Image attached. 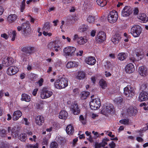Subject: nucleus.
Segmentation results:
<instances>
[{
  "label": "nucleus",
  "mask_w": 148,
  "mask_h": 148,
  "mask_svg": "<svg viewBox=\"0 0 148 148\" xmlns=\"http://www.w3.org/2000/svg\"><path fill=\"white\" fill-rule=\"evenodd\" d=\"M68 79L66 77H62L57 80L55 83V87L59 89L63 88L68 86Z\"/></svg>",
  "instance_id": "1"
},
{
  "label": "nucleus",
  "mask_w": 148,
  "mask_h": 148,
  "mask_svg": "<svg viewBox=\"0 0 148 148\" xmlns=\"http://www.w3.org/2000/svg\"><path fill=\"white\" fill-rule=\"evenodd\" d=\"M118 17L117 12L113 10L110 12L108 16V20L111 23H114L117 21Z\"/></svg>",
  "instance_id": "2"
},
{
  "label": "nucleus",
  "mask_w": 148,
  "mask_h": 148,
  "mask_svg": "<svg viewBox=\"0 0 148 148\" xmlns=\"http://www.w3.org/2000/svg\"><path fill=\"white\" fill-rule=\"evenodd\" d=\"M101 104V102L99 99L95 98L92 99L90 102V107L92 110H97L99 108Z\"/></svg>",
  "instance_id": "3"
},
{
  "label": "nucleus",
  "mask_w": 148,
  "mask_h": 148,
  "mask_svg": "<svg viewBox=\"0 0 148 148\" xmlns=\"http://www.w3.org/2000/svg\"><path fill=\"white\" fill-rule=\"evenodd\" d=\"M141 27L139 25L133 26L131 29L130 33L134 37H138L141 33Z\"/></svg>",
  "instance_id": "4"
},
{
  "label": "nucleus",
  "mask_w": 148,
  "mask_h": 148,
  "mask_svg": "<svg viewBox=\"0 0 148 148\" xmlns=\"http://www.w3.org/2000/svg\"><path fill=\"white\" fill-rule=\"evenodd\" d=\"M135 92L133 87L130 85H127L124 88V94L126 97H129L134 96Z\"/></svg>",
  "instance_id": "5"
},
{
  "label": "nucleus",
  "mask_w": 148,
  "mask_h": 148,
  "mask_svg": "<svg viewBox=\"0 0 148 148\" xmlns=\"http://www.w3.org/2000/svg\"><path fill=\"white\" fill-rule=\"evenodd\" d=\"M21 51L26 54L31 55L35 51L34 47L31 46H23L21 48Z\"/></svg>",
  "instance_id": "6"
},
{
  "label": "nucleus",
  "mask_w": 148,
  "mask_h": 148,
  "mask_svg": "<svg viewBox=\"0 0 148 148\" xmlns=\"http://www.w3.org/2000/svg\"><path fill=\"white\" fill-rule=\"evenodd\" d=\"M76 50L75 48L73 47H67L63 49L64 53L66 56H72L73 55Z\"/></svg>",
  "instance_id": "7"
},
{
  "label": "nucleus",
  "mask_w": 148,
  "mask_h": 148,
  "mask_svg": "<svg viewBox=\"0 0 148 148\" xmlns=\"http://www.w3.org/2000/svg\"><path fill=\"white\" fill-rule=\"evenodd\" d=\"M114 106L112 104H109L106 106L101 111V112L102 114L105 115H107L108 114L112 112L114 110Z\"/></svg>",
  "instance_id": "8"
},
{
  "label": "nucleus",
  "mask_w": 148,
  "mask_h": 148,
  "mask_svg": "<svg viewBox=\"0 0 148 148\" xmlns=\"http://www.w3.org/2000/svg\"><path fill=\"white\" fill-rule=\"evenodd\" d=\"M18 71V69L17 66H10L8 68L6 72L8 75H12L16 74Z\"/></svg>",
  "instance_id": "9"
},
{
  "label": "nucleus",
  "mask_w": 148,
  "mask_h": 148,
  "mask_svg": "<svg viewBox=\"0 0 148 148\" xmlns=\"http://www.w3.org/2000/svg\"><path fill=\"white\" fill-rule=\"evenodd\" d=\"M49 49H51L53 51H55L58 52L59 49H60V45L56 42V41H55L50 42L47 46Z\"/></svg>",
  "instance_id": "10"
},
{
  "label": "nucleus",
  "mask_w": 148,
  "mask_h": 148,
  "mask_svg": "<svg viewBox=\"0 0 148 148\" xmlns=\"http://www.w3.org/2000/svg\"><path fill=\"white\" fill-rule=\"evenodd\" d=\"M13 59L11 57L4 58L2 61V64L4 66L8 67L12 65L14 62Z\"/></svg>",
  "instance_id": "11"
},
{
  "label": "nucleus",
  "mask_w": 148,
  "mask_h": 148,
  "mask_svg": "<svg viewBox=\"0 0 148 148\" xmlns=\"http://www.w3.org/2000/svg\"><path fill=\"white\" fill-rule=\"evenodd\" d=\"M52 94V92L44 88L41 92L40 97L42 99H45L50 97Z\"/></svg>",
  "instance_id": "12"
},
{
  "label": "nucleus",
  "mask_w": 148,
  "mask_h": 148,
  "mask_svg": "<svg viewBox=\"0 0 148 148\" xmlns=\"http://www.w3.org/2000/svg\"><path fill=\"white\" fill-rule=\"evenodd\" d=\"M132 12V9L130 7L126 6L122 10L121 15L124 17L127 16L131 14Z\"/></svg>",
  "instance_id": "13"
},
{
  "label": "nucleus",
  "mask_w": 148,
  "mask_h": 148,
  "mask_svg": "<svg viewBox=\"0 0 148 148\" xmlns=\"http://www.w3.org/2000/svg\"><path fill=\"white\" fill-rule=\"evenodd\" d=\"M8 133L11 132L12 135L15 138L18 137L19 131L16 127L15 126L12 128L10 127H8Z\"/></svg>",
  "instance_id": "14"
},
{
  "label": "nucleus",
  "mask_w": 148,
  "mask_h": 148,
  "mask_svg": "<svg viewBox=\"0 0 148 148\" xmlns=\"http://www.w3.org/2000/svg\"><path fill=\"white\" fill-rule=\"evenodd\" d=\"M138 72L139 74L141 76L145 77L148 75V71L147 68L144 66L139 67Z\"/></svg>",
  "instance_id": "15"
},
{
  "label": "nucleus",
  "mask_w": 148,
  "mask_h": 148,
  "mask_svg": "<svg viewBox=\"0 0 148 148\" xmlns=\"http://www.w3.org/2000/svg\"><path fill=\"white\" fill-rule=\"evenodd\" d=\"M148 99V94L147 92L143 91L140 93L138 100L140 102L145 101Z\"/></svg>",
  "instance_id": "16"
},
{
  "label": "nucleus",
  "mask_w": 148,
  "mask_h": 148,
  "mask_svg": "<svg viewBox=\"0 0 148 148\" xmlns=\"http://www.w3.org/2000/svg\"><path fill=\"white\" fill-rule=\"evenodd\" d=\"M96 61L95 57L92 56L87 57L85 60V62L90 65L95 64L96 63Z\"/></svg>",
  "instance_id": "17"
},
{
  "label": "nucleus",
  "mask_w": 148,
  "mask_h": 148,
  "mask_svg": "<svg viewBox=\"0 0 148 148\" xmlns=\"http://www.w3.org/2000/svg\"><path fill=\"white\" fill-rule=\"evenodd\" d=\"M138 112L136 107H130L127 109V112L130 116H134Z\"/></svg>",
  "instance_id": "18"
},
{
  "label": "nucleus",
  "mask_w": 148,
  "mask_h": 148,
  "mask_svg": "<svg viewBox=\"0 0 148 148\" xmlns=\"http://www.w3.org/2000/svg\"><path fill=\"white\" fill-rule=\"evenodd\" d=\"M45 119L42 116L38 115L36 116L35 119L36 123L39 125H42Z\"/></svg>",
  "instance_id": "19"
},
{
  "label": "nucleus",
  "mask_w": 148,
  "mask_h": 148,
  "mask_svg": "<svg viewBox=\"0 0 148 148\" xmlns=\"http://www.w3.org/2000/svg\"><path fill=\"white\" fill-rule=\"evenodd\" d=\"M135 70L134 66L132 63H130L128 64L125 68V71L126 73H130Z\"/></svg>",
  "instance_id": "20"
},
{
  "label": "nucleus",
  "mask_w": 148,
  "mask_h": 148,
  "mask_svg": "<svg viewBox=\"0 0 148 148\" xmlns=\"http://www.w3.org/2000/svg\"><path fill=\"white\" fill-rule=\"evenodd\" d=\"M22 113L20 110H17L13 112L12 115V119L15 121L17 120L22 116Z\"/></svg>",
  "instance_id": "21"
},
{
  "label": "nucleus",
  "mask_w": 148,
  "mask_h": 148,
  "mask_svg": "<svg viewBox=\"0 0 148 148\" xmlns=\"http://www.w3.org/2000/svg\"><path fill=\"white\" fill-rule=\"evenodd\" d=\"M28 25L25 23H24L22 24V27H17V29L18 31H20L22 29V28H23L24 29V32L25 33L26 32L28 33V31H29V32L30 31V29L29 28V26Z\"/></svg>",
  "instance_id": "22"
},
{
  "label": "nucleus",
  "mask_w": 148,
  "mask_h": 148,
  "mask_svg": "<svg viewBox=\"0 0 148 148\" xmlns=\"http://www.w3.org/2000/svg\"><path fill=\"white\" fill-rule=\"evenodd\" d=\"M86 38H74L73 40H76L77 43L79 45H82L85 44L88 41Z\"/></svg>",
  "instance_id": "23"
},
{
  "label": "nucleus",
  "mask_w": 148,
  "mask_h": 148,
  "mask_svg": "<svg viewBox=\"0 0 148 148\" xmlns=\"http://www.w3.org/2000/svg\"><path fill=\"white\" fill-rule=\"evenodd\" d=\"M68 116V113L64 110H62L59 113V118L60 119L65 120Z\"/></svg>",
  "instance_id": "24"
},
{
  "label": "nucleus",
  "mask_w": 148,
  "mask_h": 148,
  "mask_svg": "<svg viewBox=\"0 0 148 148\" xmlns=\"http://www.w3.org/2000/svg\"><path fill=\"white\" fill-rule=\"evenodd\" d=\"M78 66L77 62L75 61L69 62L66 64V67L68 69L76 67Z\"/></svg>",
  "instance_id": "25"
},
{
  "label": "nucleus",
  "mask_w": 148,
  "mask_h": 148,
  "mask_svg": "<svg viewBox=\"0 0 148 148\" xmlns=\"http://www.w3.org/2000/svg\"><path fill=\"white\" fill-rule=\"evenodd\" d=\"M73 113L75 115H78L80 113V110L77 103L74 104L72 108Z\"/></svg>",
  "instance_id": "26"
},
{
  "label": "nucleus",
  "mask_w": 148,
  "mask_h": 148,
  "mask_svg": "<svg viewBox=\"0 0 148 148\" xmlns=\"http://www.w3.org/2000/svg\"><path fill=\"white\" fill-rule=\"evenodd\" d=\"M17 18V16L15 14H11L7 18V21L11 23L15 21Z\"/></svg>",
  "instance_id": "27"
},
{
  "label": "nucleus",
  "mask_w": 148,
  "mask_h": 148,
  "mask_svg": "<svg viewBox=\"0 0 148 148\" xmlns=\"http://www.w3.org/2000/svg\"><path fill=\"white\" fill-rule=\"evenodd\" d=\"M21 100L22 101H25L26 102H29L31 100L30 96L26 93L22 94Z\"/></svg>",
  "instance_id": "28"
},
{
  "label": "nucleus",
  "mask_w": 148,
  "mask_h": 148,
  "mask_svg": "<svg viewBox=\"0 0 148 148\" xmlns=\"http://www.w3.org/2000/svg\"><path fill=\"white\" fill-rule=\"evenodd\" d=\"M138 19L141 20L144 23H146L148 20V18L145 14H140L137 17Z\"/></svg>",
  "instance_id": "29"
},
{
  "label": "nucleus",
  "mask_w": 148,
  "mask_h": 148,
  "mask_svg": "<svg viewBox=\"0 0 148 148\" xmlns=\"http://www.w3.org/2000/svg\"><path fill=\"white\" fill-rule=\"evenodd\" d=\"M66 132L69 134H72L74 132L73 126L71 125H68L66 128Z\"/></svg>",
  "instance_id": "30"
},
{
  "label": "nucleus",
  "mask_w": 148,
  "mask_h": 148,
  "mask_svg": "<svg viewBox=\"0 0 148 148\" xmlns=\"http://www.w3.org/2000/svg\"><path fill=\"white\" fill-rule=\"evenodd\" d=\"M18 137L19 139L23 142H25L27 139V134L24 133H21Z\"/></svg>",
  "instance_id": "31"
},
{
  "label": "nucleus",
  "mask_w": 148,
  "mask_h": 148,
  "mask_svg": "<svg viewBox=\"0 0 148 148\" xmlns=\"http://www.w3.org/2000/svg\"><path fill=\"white\" fill-rule=\"evenodd\" d=\"M127 54L124 53H121L118 54L117 58L120 60L123 61L127 58Z\"/></svg>",
  "instance_id": "32"
},
{
  "label": "nucleus",
  "mask_w": 148,
  "mask_h": 148,
  "mask_svg": "<svg viewBox=\"0 0 148 148\" xmlns=\"http://www.w3.org/2000/svg\"><path fill=\"white\" fill-rule=\"evenodd\" d=\"M99 84L102 89H104L107 87L106 82L103 79H101L100 80Z\"/></svg>",
  "instance_id": "33"
},
{
  "label": "nucleus",
  "mask_w": 148,
  "mask_h": 148,
  "mask_svg": "<svg viewBox=\"0 0 148 148\" xmlns=\"http://www.w3.org/2000/svg\"><path fill=\"white\" fill-rule=\"evenodd\" d=\"M89 95V92L88 91H83L80 94L81 99L82 100L85 99L87 98Z\"/></svg>",
  "instance_id": "34"
},
{
  "label": "nucleus",
  "mask_w": 148,
  "mask_h": 148,
  "mask_svg": "<svg viewBox=\"0 0 148 148\" xmlns=\"http://www.w3.org/2000/svg\"><path fill=\"white\" fill-rule=\"evenodd\" d=\"M97 4L101 7H104L107 4L106 0H97Z\"/></svg>",
  "instance_id": "35"
},
{
  "label": "nucleus",
  "mask_w": 148,
  "mask_h": 148,
  "mask_svg": "<svg viewBox=\"0 0 148 148\" xmlns=\"http://www.w3.org/2000/svg\"><path fill=\"white\" fill-rule=\"evenodd\" d=\"M85 77V74L84 72L81 71L78 72V74L77 75V78L78 79H82L84 78Z\"/></svg>",
  "instance_id": "36"
},
{
  "label": "nucleus",
  "mask_w": 148,
  "mask_h": 148,
  "mask_svg": "<svg viewBox=\"0 0 148 148\" xmlns=\"http://www.w3.org/2000/svg\"><path fill=\"white\" fill-rule=\"evenodd\" d=\"M115 101L116 102L117 104L119 105H122L123 103V99L121 97H119L115 99Z\"/></svg>",
  "instance_id": "37"
},
{
  "label": "nucleus",
  "mask_w": 148,
  "mask_h": 148,
  "mask_svg": "<svg viewBox=\"0 0 148 148\" xmlns=\"http://www.w3.org/2000/svg\"><path fill=\"white\" fill-rule=\"evenodd\" d=\"M109 140V139L107 138H103L101 142L100 143L102 145V147H104L106 145H107V142Z\"/></svg>",
  "instance_id": "38"
},
{
  "label": "nucleus",
  "mask_w": 148,
  "mask_h": 148,
  "mask_svg": "<svg viewBox=\"0 0 148 148\" xmlns=\"http://www.w3.org/2000/svg\"><path fill=\"white\" fill-rule=\"evenodd\" d=\"M95 17L92 15H89L87 18V21L89 23H93L94 22Z\"/></svg>",
  "instance_id": "39"
},
{
  "label": "nucleus",
  "mask_w": 148,
  "mask_h": 148,
  "mask_svg": "<svg viewBox=\"0 0 148 148\" xmlns=\"http://www.w3.org/2000/svg\"><path fill=\"white\" fill-rule=\"evenodd\" d=\"M106 38H96V42L98 43L103 42L106 40Z\"/></svg>",
  "instance_id": "40"
},
{
  "label": "nucleus",
  "mask_w": 148,
  "mask_h": 148,
  "mask_svg": "<svg viewBox=\"0 0 148 148\" xmlns=\"http://www.w3.org/2000/svg\"><path fill=\"white\" fill-rule=\"evenodd\" d=\"M27 54L24 53L21 55V59L23 62L26 61L27 60Z\"/></svg>",
  "instance_id": "41"
},
{
  "label": "nucleus",
  "mask_w": 148,
  "mask_h": 148,
  "mask_svg": "<svg viewBox=\"0 0 148 148\" xmlns=\"http://www.w3.org/2000/svg\"><path fill=\"white\" fill-rule=\"evenodd\" d=\"M129 119H123L119 121V122L122 124L128 125L129 124Z\"/></svg>",
  "instance_id": "42"
},
{
  "label": "nucleus",
  "mask_w": 148,
  "mask_h": 148,
  "mask_svg": "<svg viewBox=\"0 0 148 148\" xmlns=\"http://www.w3.org/2000/svg\"><path fill=\"white\" fill-rule=\"evenodd\" d=\"M121 38H112L111 41L114 44L118 43Z\"/></svg>",
  "instance_id": "43"
},
{
  "label": "nucleus",
  "mask_w": 148,
  "mask_h": 148,
  "mask_svg": "<svg viewBox=\"0 0 148 148\" xmlns=\"http://www.w3.org/2000/svg\"><path fill=\"white\" fill-rule=\"evenodd\" d=\"M98 37H106V36L105 32L103 31H100L97 34Z\"/></svg>",
  "instance_id": "44"
},
{
  "label": "nucleus",
  "mask_w": 148,
  "mask_h": 148,
  "mask_svg": "<svg viewBox=\"0 0 148 148\" xmlns=\"http://www.w3.org/2000/svg\"><path fill=\"white\" fill-rule=\"evenodd\" d=\"M105 65L108 69L112 68L113 66L111 63L109 61H107L106 62Z\"/></svg>",
  "instance_id": "45"
},
{
  "label": "nucleus",
  "mask_w": 148,
  "mask_h": 148,
  "mask_svg": "<svg viewBox=\"0 0 148 148\" xmlns=\"http://www.w3.org/2000/svg\"><path fill=\"white\" fill-rule=\"evenodd\" d=\"M6 131L5 129L0 130V136L2 137H4L6 135Z\"/></svg>",
  "instance_id": "46"
},
{
  "label": "nucleus",
  "mask_w": 148,
  "mask_h": 148,
  "mask_svg": "<svg viewBox=\"0 0 148 148\" xmlns=\"http://www.w3.org/2000/svg\"><path fill=\"white\" fill-rule=\"evenodd\" d=\"M50 28L49 24L48 23H46L43 28V29L44 30L46 31L49 30Z\"/></svg>",
  "instance_id": "47"
},
{
  "label": "nucleus",
  "mask_w": 148,
  "mask_h": 148,
  "mask_svg": "<svg viewBox=\"0 0 148 148\" xmlns=\"http://www.w3.org/2000/svg\"><path fill=\"white\" fill-rule=\"evenodd\" d=\"M58 146V144L55 141L52 142L50 145V147L51 148H57Z\"/></svg>",
  "instance_id": "48"
},
{
  "label": "nucleus",
  "mask_w": 148,
  "mask_h": 148,
  "mask_svg": "<svg viewBox=\"0 0 148 148\" xmlns=\"http://www.w3.org/2000/svg\"><path fill=\"white\" fill-rule=\"evenodd\" d=\"M25 3H21L20 5V9L21 12H23L25 8Z\"/></svg>",
  "instance_id": "49"
},
{
  "label": "nucleus",
  "mask_w": 148,
  "mask_h": 148,
  "mask_svg": "<svg viewBox=\"0 0 148 148\" xmlns=\"http://www.w3.org/2000/svg\"><path fill=\"white\" fill-rule=\"evenodd\" d=\"M79 120L82 122L83 124L85 125L86 124V121L84 120V118L83 115H80L79 117Z\"/></svg>",
  "instance_id": "50"
},
{
  "label": "nucleus",
  "mask_w": 148,
  "mask_h": 148,
  "mask_svg": "<svg viewBox=\"0 0 148 148\" xmlns=\"http://www.w3.org/2000/svg\"><path fill=\"white\" fill-rule=\"evenodd\" d=\"M27 147L29 148H38V144L36 143L34 145L29 144L27 146Z\"/></svg>",
  "instance_id": "51"
},
{
  "label": "nucleus",
  "mask_w": 148,
  "mask_h": 148,
  "mask_svg": "<svg viewBox=\"0 0 148 148\" xmlns=\"http://www.w3.org/2000/svg\"><path fill=\"white\" fill-rule=\"evenodd\" d=\"M123 33L121 32H116L115 35L114 36L116 37H120L122 36Z\"/></svg>",
  "instance_id": "52"
},
{
  "label": "nucleus",
  "mask_w": 148,
  "mask_h": 148,
  "mask_svg": "<svg viewBox=\"0 0 148 148\" xmlns=\"http://www.w3.org/2000/svg\"><path fill=\"white\" fill-rule=\"evenodd\" d=\"M42 34L45 36H51L52 35V34L51 33H48L45 31H44L43 32Z\"/></svg>",
  "instance_id": "53"
},
{
  "label": "nucleus",
  "mask_w": 148,
  "mask_h": 148,
  "mask_svg": "<svg viewBox=\"0 0 148 148\" xmlns=\"http://www.w3.org/2000/svg\"><path fill=\"white\" fill-rule=\"evenodd\" d=\"M43 82V79L42 78H41L38 80V82H37V83L38 84V85L40 86H41L42 85Z\"/></svg>",
  "instance_id": "54"
},
{
  "label": "nucleus",
  "mask_w": 148,
  "mask_h": 148,
  "mask_svg": "<svg viewBox=\"0 0 148 148\" xmlns=\"http://www.w3.org/2000/svg\"><path fill=\"white\" fill-rule=\"evenodd\" d=\"M42 145H47L48 144V140L46 138H44L42 142Z\"/></svg>",
  "instance_id": "55"
},
{
  "label": "nucleus",
  "mask_w": 148,
  "mask_h": 148,
  "mask_svg": "<svg viewBox=\"0 0 148 148\" xmlns=\"http://www.w3.org/2000/svg\"><path fill=\"white\" fill-rule=\"evenodd\" d=\"M95 148H100L102 147V145L100 143L96 142L95 143Z\"/></svg>",
  "instance_id": "56"
},
{
  "label": "nucleus",
  "mask_w": 148,
  "mask_h": 148,
  "mask_svg": "<svg viewBox=\"0 0 148 148\" xmlns=\"http://www.w3.org/2000/svg\"><path fill=\"white\" fill-rule=\"evenodd\" d=\"M109 146L110 148H114L116 146V144L114 142L112 141L109 144Z\"/></svg>",
  "instance_id": "57"
},
{
  "label": "nucleus",
  "mask_w": 148,
  "mask_h": 148,
  "mask_svg": "<svg viewBox=\"0 0 148 148\" xmlns=\"http://www.w3.org/2000/svg\"><path fill=\"white\" fill-rule=\"evenodd\" d=\"M56 8L55 7L53 6L52 7L49 8L47 10L49 12H50L51 11H55L56 10Z\"/></svg>",
  "instance_id": "58"
},
{
  "label": "nucleus",
  "mask_w": 148,
  "mask_h": 148,
  "mask_svg": "<svg viewBox=\"0 0 148 148\" xmlns=\"http://www.w3.org/2000/svg\"><path fill=\"white\" fill-rule=\"evenodd\" d=\"M36 1V0H28L26 1V3L27 4H29L32 3H35Z\"/></svg>",
  "instance_id": "59"
},
{
  "label": "nucleus",
  "mask_w": 148,
  "mask_h": 148,
  "mask_svg": "<svg viewBox=\"0 0 148 148\" xmlns=\"http://www.w3.org/2000/svg\"><path fill=\"white\" fill-rule=\"evenodd\" d=\"M73 91L74 94L75 95L79 93V89L78 88H77L75 89H74L73 90Z\"/></svg>",
  "instance_id": "60"
},
{
  "label": "nucleus",
  "mask_w": 148,
  "mask_h": 148,
  "mask_svg": "<svg viewBox=\"0 0 148 148\" xmlns=\"http://www.w3.org/2000/svg\"><path fill=\"white\" fill-rule=\"evenodd\" d=\"M136 139L138 142H142L144 140L143 139L140 137H137Z\"/></svg>",
  "instance_id": "61"
},
{
  "label": "nucleus",
  "mask_w": 148,
  "mask_h": 148,
  "mask_svg": "<svg viewBox=\"0 0 148 148\" xmlns=\"http://www.w3.org/2000/svg\"><path fill=\"white\" fill-rule=\"evenodd\" d=\"M63 3H69L72 2L73 0H62Z\"/></svg>",
  "instance_id": "62"
},
{
  "label": "nucleus",
  "mask_w": 148,
  "mask_h": 148,
  "mask_svg": "<svg viewBox=\"0 0 148 148\" xmlns=\"http://www.w3.org/2000/svg\"><path fill=\"white\" fill-rule=\"evenodd\" d=\"M38 89H35L34 90L33 92H32V94L34 96H35L36 95L37 91H38Z\"/></svg>",
  "instance_id": "63"
},
{
  "label": "nucleus",
  "mask_w": 148,
  "mask_h": 148,
  "mask_svg": "<svg viewBox=\"0 0 148 148\" xmlns=\"http://www.w3.org/2000/svg\"><path fill=\"white\" fill-rule=\"evenodd\" d=\"M83 51L82 50H80L79 52L77 53L76 55L77 56H82L83 53Z\"/></svg>",
  "instance_id": "64"
}]
</instances>
